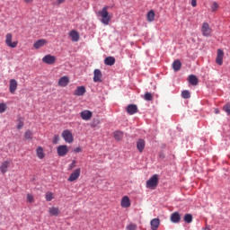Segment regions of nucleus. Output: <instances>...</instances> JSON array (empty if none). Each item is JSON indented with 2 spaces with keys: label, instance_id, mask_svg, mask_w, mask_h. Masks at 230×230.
Instances as JSON below:
<instances>
[{
  "label": "nucleus",
  "instance_id": "obj_1",
  "mask_svg": "<svg viewBox=\"0 0 230 230\" xmlns=\"http://www.w3.org/2000/svg\"><path fill=\"white\" fill-rule=\"evenodd\" d=\"M109 6H104L101 11H99V14L102 17L101 22L104 24L105 26L109 25V22H111V15H109Z\"/></svg>",
  "mask_w": 230,
  "mask_h": 230
},
{
  "label": "nucleus",
  "instance_id": "obj_2",
  "mask_svg": "<svg viewBox=\"0 0 230 230\" xmlns=\"http://www.w3.org/2000/svg\"><path fill=\"white\" fill-rule=\"evenodd\" d=\"M159 186V175L154 174L149 180L146 182V187L148 190H155Z\"/></svg>",
  "mask_w": 230,
  "mask_h": 230
},
{
  "label": "nucleus",
  "instance_id": "obj_3",
  "mask_svg": "<svg viewBox=\"0 0 230 230\" xmlns=\"http://www.w3.org/2000/svg\"><path fill=\"white\" fill-rule=\"evenodd\" d=\"M212 31H213L211 30V27H209V23L203 22L201 26V33L203 37H211Z\"/></svg>",
  "mask_w": 230,
  "mask_h": 230
},
{
  "label": "nucleus",
  "instance_id": "obj_4",
  "mask_svg": "<svg viewBox=\"0 0 230 230\" xmlns=\"http://www.w3.org/2000/svg\"><path fill=\"white\" fill-rule=\"evenodd\" d=\"M58 155L59 157H66L69 154V147L66 145H61L57 148Z\"/></svg>",
  "mask_w": 230,
  "mask_h": 230
},
{
  "label": "nucleus",
  "instance_id": "obj_5",
  "mask_svg": "<svg viewBox=\"0 0 230 230\" xmlns=\"http://www.w3.org/2000/svg\"><path fill=\"white\" fill-rule=\"evenodd\" d=\"M62 137L66 141V143H73L75 141V138L73 137V133L69 131V129H66L62 132Z\"/></svg>",
  "mask_w": 230,
  "mask_h": 230
},
{
  "label": "nucleus",
  "instance_id": "obj_6",
  "mask_svg": "<svg viewBox=\"0 0 230 230\" xmlns=\"http://www.w3.org/2000/svg\"><path fill=\"white\" fill-rule=\"evenodd\" d=\"M13 35L12 33H7L5 35V44L8 46V48H17V45L19 44L18 41H12Z\"/></svg>",
  "mask_w": 230,
  "mask_h": 230
},
{
  "label": "nucleus",
  "instance_id": "obj_7",
  "mask_svg": "<svg viewBox=\"0 0 230 230\" xmlns=\"http://www.w3.org/2000/svg\"><path fill=\"white\" fill-rule=\"evenodd\" d=\"M82 172V169L77 168L75 169L68 177L67 181L68 182H75V181H76L77 179H79L80 177V173Z\"/></svg>",
  "mask_w": 230,
  "mask_h": 230
},
{
  "label": "nucleus",
  "instance_id": "obj_8",
  "mask_svg": "<svg viewBox=\"0 0 230 230\" xmlns=\"http://www.w3.org/2000/svg\"><path fill=\"white\" fill-rule=\"evenodd\" d=\"M42 62L44 64H48L49 66H51L57 62V57L52 56V55H47L42 58Z\"/></svg>",
  "mask_w": 230,
  "mask_h": 230
},
{
  "label": "nucleus",
  "instance_id": "obj_9",
  "mask_svg": "<svg viewBox=\"0 0 230 230\" xmlns=\"http://www.w3.org/2000/svg\"><path fill=\"white\" fill-rule=\"evenodd\" d=\"M80 116L84 121H89L93 118V111L84 110L80 112Z\"/></svg>",
  "mask_w": 230,
  "mask_h": 230
},
{
  "label": "nucleus",
  "instance_id": "obj_10",
  "mask_svg": "<svg viewBox=\"0 0 230 230\" xmlns=\"http://www.w3.org/2000/svg\"><path fill=\"white\" fill-rule=\"evenodd\" d=\"M126 111L129 116H132L134 114H137V105L136 104H129L127 106Z\"/></svg>",
  "mask_w": 230,
  "mask_h": 230
},
{
  "label": "nucleus",
  "instance_id": "obj_11",
  "mask_svg": "<svg viewBox=\"0 0 230 230\" xmlns=\"http://www.w3.org/2000/svg\"><path fill=\"white\" fill-rule=\"evenodd\" d=\"M216 63L217 64V66H222V64H224V50L217 49Z\"/></svg>",
  "mask_w": 230,
  "mask_h": 230
},
{
  "label": "nucleus",
  "instance_id": "obj_12",
  "mask_svg": "<svg viewBox=\"0 0 230 230\" xmlns=\"http://www.w3.org/2000/svg\"><path fill=\"white\" fill-rule=\"evenodd\" d=\"M10 168V161L5 160L0 164V172L4 175L6 172H8V169Z\"/></svg>",
  "mask_w": 230,
  "mask_h": 230
},
{
  "label": "nucleus",
  "instance_id": "obj_13",
  "mask_svg": "<svg viewBox=\"0 0 230 230\" xmlns=\"http://www.w3.org/2000/svg\"><path fill=\"white\" fill-rule=\"evenodd\" d=\"M58 84L59 87H67L69 85V77L67 75L62 76L59 80Z\"/></svg>",
  "mask_w": 230,
  "mask_h": 230
},
{
  "label": "nucleus",
  "instance_id": "obj_14",
  "mask_svg": "<svg viewBox=\"0 0 230 230\" xmlns=\"http://www.w3.org/2000/svg\"><path fill=\"white\" fill-rule=\"evenodd\" d=\"M17 80L15 79H11L10 80V84H9V91L11 94H14L15 91H17Z\"/></svg>",
  "mask_w": 230,
  "mask_h": 230
},
{
  "label": "nucleus",
  "instance_id": "obj_15",
  "mask_svg": "<svg viewBox=\"0 0 230 230\" xmlns=\"http://www.w3.org/2000/svg\"><path fill=\"white\" fill-rule=\"evenodd\" d=\"M120 206L121 208H130L131 206L130 198H128V196L122 197L120 201Z\"/></svg>",
  "mask_w": 230,
  "mask_h": 230
},
{
  "label": "nucleus",
  "instance_id": "obj_16",
  "mask_svg": "<svg viewBox=\"0 0 230 230\" xmlns=\"http://www.w3.org/2000/svg\"><path fill=\"white\" fill-rule=\"evenodd\" d=\"M170 220L172 224H179V222H181V214H179V212H173L171 215Z\"/></svg>",
  "mask_w": 230,
  "mask_h": 230
},
{
  "label": "nucleus",
  "instance_id": "obj_17",
  "mask_svg": "<svg viewBox=\"0 0 230 230\" xmlns=\"http://www.w3.org/2000/svg\"><path fill=\"white\" fill-rule=\"evenodd\" d=\"M46 44H48V40L41 39L37 40L33 46L35 49H40V48H42V46H46Z\"/></svg>",
  "mask_w": 230,
  "mask_h": 230
},
{
  "label": "nucleus",
  "instance_id": "obj_18",
  "mask_svg": "<svg viewBox=\"0 0 230 230\" xmlns=\"http://www.w3.org/2000/svg\"><path fill=\"white\" fill-rule=\"evenodd\" d=\"M93 82H102V70L95 69L93 71Z\"/></svg>",
  "mask_w": 230,
  "mask_h": 230
},
{
  "label": "nucleus",
  "instance_id": "obj_19",
  "mask_svg": "<svg viewBox=\"0 0 230 230\" xmlns=\"http://www.w3.org/2000/svg\"><path fill=\"white\" fill-rule=\"evenodd\" d=\"M150 224L152 230H157L159 229V225L161 224V221L159 220V218H154L151 220Z\"/></svg>",
  "mask_w": 230,
  "mask_h": 230
},
{
  "label": "nucleus",
  "instance_id": "obj_20",
  "mask_svg": "<svg viewBox=\"0 0 230 230\" xmlns=\"http://www.w3.org/2000/svg\"><path fill=\"white\" fill-rule=\"evenodd\" d=\"M69 35L74 42H78L80 40V34L78 31H71Z\"/></svg>",
  "mask_w": 230,
  "mask_h": 230
},
{
  "label": "nucleus",
  "instance_id": "obj_21",
  "mask_svg": "<svg viewBox=\"0 0 230 230\" xmlns=\"http://www.w3.org/2000/svg\"><path fill=\"white\" fill-rule=\"evenodd\" d=\"M74 94L75 96H84L85 94V86H78Z\"/></svg>",
  "mask_w": 230,
  "mask_h": 230
},
{
  "label": "nucleus",
  "instance_id": "obj_22",
  "mask_svg": "<svg viewBox=\"0 0 230 230\" xmlns=\"http://www.w3.org/2000/svg\"><path fill=\"white\" fill-rule=\"evenodd\" d=\"M188 80L190 85H199V78L195 75H189Z\"/></svg>",
  "mask_w": 230,
  "mask_h": 230
},
{
  "label": "nucleus",
  "instance_id": "obj_23",
  "mask_svg": "<svg viewBox=\"0 0 230 230\" xmlns=\"http://www.w3.org/2000/svg\"><path fill=\"white\" fill-rule=\"evenodd\" d=\"M104 64L105 66H114L116 64V58L114 57H107L104 59Z\"/></svg>",
  "mask_w": 230,
  "mask_h": 230
},
{
  "label": "nucleus",
  "instance_id": "obj_24",
  "mask_svg": "<svg viewBox=\"0 0 230 230\" xmlns=\"http://www.w3.org/2000/svg\"><path fill=\"white\" fill-rule=\"evenodd\" d=\"M181 67H182V63H181V60H174L172 63L173 71H181Z\"/></svg>",
  "mask_w": 230,
  "mask_h": 230
},
{
  "label": "nucleus",
  "instance_id": "obj_25",
  "mask_svg": "<svg viewBox=\"0 0 230 230\" xmlns=\"http://www.w3.org/2000/svg\"><path fill=\"white\" fill-rule=\"evenodd\" d=\"M137 148L141 153L143 150H145V140L140 138L137 142Z\"/></svg>",
  "mask_w": 230,
  "mask_h": 230
},
{
  "label": "nucleus",
  "instance_id": "obj_26",
  "mask_svg": "<svg viewBox=\"0 0 230 230\" xmlns=\"http://www.w3.org/2000/svg\"><path fill=\"white\" fill-rule=\"evenodd\" d=\"M147 21L148 22H154V21H155V12H154V10H150L147 13Z\"/></svg>",
  "mask_w": 230,
  "mask_h": 230
},
{
  "label": "nucleus",
  "instance_id": "obj_27",
  "mask_svg": "<svg viewBox=\"0 0 230 230\" xmlns=\"http://www.w3.org/2000/svg\"><path fill=\"white\" fill-rule=\"evenodd\" d=\"M49 212L50 215H52V217H58V215H60V210L58 209V208H55L52 207L49 209Z\"/></svg>",
  "mask_w": 230,
  "mask_h": 230
},
{
  "label": "nucleus",
  "instance_id": "obj_28",
  "mask_svg": "<svg viewBox=\"0 0 230 230\" xmlns=\"http://www.w3.org/2000/svg\"><path fill=\"white\" fill-rule=\"evenodd\" d=\"M36 154H37L39 159H44V157H45L44 149L41 146H39L37 148Z\"/></svg>",
  "mask_w": 230,
  "mask_h": 230
},
{
  "label": "nucleus",
  "instance_id": "obj_29",
  "mask_svg": "<svg viewBox=\"0 0 230 230\" xmlns=\"http://www.w3.org/2000/svg\"><path fill=\"white\" fill-rule=\"evenodd\" d=\"M114 136V139H116V141H121V139H123V132L122 131H115L113 133Z\"/></svg>",
  "mask_w": 230,
  "mask_h": 230
},
{
  "label": "nucleus",
  "instance_id": "obj_30",
  "mask_svg": "<svg viewBox=\"0 0 230 230\" xmlns=\"http://www.w3.org/2000/svg\"><path fill=\"white\" fill-rule=\"evenodd\" d=\"M183 220L186 224H191L193 222V216L191 214H186Z\"/></svg>",
  "mask_w": 230,
  "mask_h": 230
},
{
  "label": "nucleus",
  "instance_id": "obj_31",
  "mask_svg": "<svg viewBox=\"0 0 230 230\" xmlns=\"http://www.w3.org/2000/svg\"><path fill=\"white\" fill-rule=\"evenodd\" d=\"M45 199H46L47 202H51V200H53V199H55V196H54L53 192L48 191L46 193Z\"/></svg>",
  "mask_w": 230,
  "mask_h": 230
},
{
  "label": "nucleus",
  "instance_id": "obj_32",
  "mask_svg": "<svg viewBox=\"0 0 230 230\" xmlns=\"http://www.w3.org/2000/svg\"><path fill=\"white\" fill-rule=\"evenodd\" d=\"M144 100H146V102H152V100H154V95L147 92L144 95Z\"/></svg>",
  "mask_w": 230,
  "mask_h": 230
},
{
  "label": "nucleus",
  "instance_id": "obj_33",
  "mask_svg": "<svg viewBox=\"0 0 230 230\" xmlns=\"http://www.w3.org/2000/svg\"><path fill=\"white\" fill-rule=\"evenodd\" d=\"M191 94L190 93V91L184 90L181 92V98H184V100H188V98H190Z\"/></svg>",
  "mask_w": 230,
  "mask_h": 230
},
{
  "label": "nucleus",
  "instance_id": "obj_34",
  "mask_svg": "<svg viewBox=\"0 0 230 230\" xmlns=\"http://www.w3.org/2000/svg\"><path fill=\"white\" fill-rule=\"evenodd\" d=\"M100 124V119H93L91 122L92 128H96V127Z\"/></svg>",
  "mask_w": 230,
  "mask_h": 230
},
{
  "label": "nucleus",
  "instance_id": "obj_35",
  "mask_svg": "<svg viewBox=\"0 0 230 230\" xmlns=\"http://www.w3.org/2000/svg\"><path fill=\"white\" fill-rule=\"evenodd\" d=\"M6 104L4 102L0 103V114H3V112L6 111Z\"/></svg>",
  "mask_w": 230,
  "mask_h": 230
},
{
  "label": "nucleus",
  "instance_id": "obj_36",
  "mask_svg": "<svg viewBox=\"0 0 230 230\" xmlns=\"http://www.w3.org/2000/svg\"><path fill=\"white\" fill-rule=\"evenodd\" d=\"M31 137H33V133L31 130H27L25 132V139H31Z\"/></svg>",
  "mask_w": 230,
  "mask_h": 230
},
{
  "label": "nucleus",
  "instance_id": "obj_37",
  "mask_svg": "<svg viewBox=\"0 0 230 230\" xmlns=\"http://www.w3.org/2000/svg\"><path fill=\"white\" fill-rule=\"evenodd\" d=\"M127 230H137V226L135 224H129L127 227Z\"/></svg>",
  "mask_w": 230,
  "mask_h": 230
},
{
  "label": "nucleus",
  "instance_id": "obj_38",
  "mask_svg": "<svg viewBox=\"0 0 230 230\" xmlns=\"http://www.w3.org/2000/svg\"><path fill=\"white\" fill-rule=\"evenodd\" d=\"M223 109H224L225 112H226V114L228 116H230V103L226 104Z\"/></svg>",
  "mask_w": 230,
  "mask_h": 230
},
{
  "label": "nucleus",
  "instance_id": "obj_39",
  "mask_svg": "<svg viewBox=\"0 0 230 230\" xmlns=\"http://www.w3.org/2000/svg\"><path fill=\"white\" fill-rule=\"evenodd\" d=\"M27 200H28V202H30L31 204H33V202H34L33 195H31V194H27Z\"/></svg>",
  "mask_w": 230,
  "mask_h": 230
},
{
  "label": "nucleus",
  "instance_id": "obj_40",
  "mask_svg": "<svg viewBox=\"0 0 230 230\" xmlns=\"http://www.w3.org/2000/svg\"><path fill=\"white\" fill-rule=\"evenodd\" d=\"M58 141H60V137H58V135H55L52 142L54 143V145H57Z\"/></svg>",
  "mask_w": 230,
  "mask_h": 230
},
{
  "label": "nucleus",
  "instance_id": "obj_41",
  "mask_svg": "<svg viewBox=\"0 0 230 230\" xmlns=\"http://www.w3.org/2000/svg\"><path fill=\"white\" fill-rule=\"evenodd\" d=\"M217 9H218V4H217V2H214L212 4V12H217Z\"/></svg>",
  "mask_w": 230,
  "mask_h": 230
},
{
  "label": "nucleus",
  "instance_id": "obj_42",
  "mask_svg": "<svg viewBox=\"0 0 230 230\" xmlns=\"http://www.w3.org/2000/svg\"><path fill=\"white\" fill-rule=\"evenodd\" d=\"M76 168V161H73L72 164L69 165V170H73Z\"/></svg>",
  "mask_w": 230,
  "mask_h": 230
},
{
  "label": "nucleus",
  "instance_id": "obj_43",
  "mask_svg": "<svg viewBox=\"0 0 230 230\" xmlns=\"http://www.w3.org/2000/svg\"><path fill=\"white\" fill-rule=\"evenodd\" d=\"M65 1H66V0H57V2L54 3L53 4H54L55 6H58V5L62 4H64Z\"/></svg>",
  "mask_w": 230,
  "mask_h": 230
},
{
  "label": "nucleus",
  "instance_id": "obj_44",
  "mask_svg": "<svg viewBox=\"0 0 230 230\" xmlns=\"http://www.w3.org/2000/svg\"><path fill=\"white\" fill-rule=\"evenodd\" d=\"M74 152H75V154H80V152H82V148L76 147L75 149H74Z\"/></svg>",
  "mask_w": 230,
  "mask_h": 230
},
{
  "label": "nucleus",
  "instance_id": "obj_45",
  "mask_svg": "<svg viewBox=\"0 0 230 230\" xmlns=\"http://www.w3.org/2000/svg\"><path fill=\"white\" fill-rule=\"evenodd\" d=\"M191 6H193V8L197 6V0H191Z\"/></svg>",
  "mask_w": 230,
  "mask_h": 230
},
{
  "label": "nucleus",
  "instance_id": "obj_46",
  "mask_svg": "<svg viewBox=\"0 0 230 230\" xmlns=\"http://www.w3.org/2000/svg\"><path fill=\"white\" fill-rule=\"evenodd\" d=\"M23 123L22 122H20L19 124H18V126H17V128L19 129V130H21V128H22V127H23Z\"/></svg>",
  "mask_w": 230,
  "mask_h": 230
},
{
  "label": "nucleus",
  "instance_id": "obj_47",
  "mask_svg": "<svg viewBox=\"0 0 230 230\" xmlns=\"http://www.w3.org/2000/svg\"><path fill=\"white\" fill-rule=\"evenodd\" d=\"M24 3L27 4H30L31 3H33V0H24Z\"/></svg>",
  "mask_w": 230,
  "mask_h": 230
},
{
  "label": "nucleus",
  "instance_id": "obj_48",
  "mask_svg": "<svg viewBox=\"0 0 230 230\" xmlns=\"http://www.w3.org/2000/svg\"><path fill=\"white\" fill-rule=\"evenodd\" d=\"M216 114H218V110H216Z\"/></svg>",
  "mask_w": 230,
  "mask_h": 230
}]
</instances>
